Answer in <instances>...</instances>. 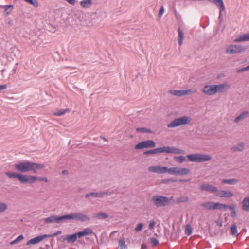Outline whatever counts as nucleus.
<instances>
[{
    "label": "nucleus",
    "instance_id": "1",
    "mask_svg": "<svg viewBox=\"0 0 249 249\" xmlns=\"http://www.w3.org/2000/svg\"><path fill=\"white\" fill-rule=\"evenodd\" d=\"M5 175L10 178H17L21 183L33 184L36 180L48 182V179L45 177H36L33 175H24L17 172H6Z\"/></svg>",
    "mask_w": 249,
    "mask_h": 249
},
{
    "label": "nucleus",
    "instance_id": "2",
    "mask_svg": "<svg viewBox=\"0 0 249 249\" xmlns=\"http://www.w3.org/2000/svg\"><path fill=\"white\" fill-rule=\"evenodd\" d=\"M15 169L22 173L32 172L34 173L37 172V170L42 169L45 167L43 164L37 163L29 161H25L14 165Z\"/></svg>",
    "mask_w": 249,
    "mask_h": 249
},
{
    "label": "nucleus",
    "instance_id": "3",
    "mask_svg": "<svg viewBox=\"0 0 249 249\" xmlns=\"http://www.w3.org/2000/svg\"><path fill=\"white\" fill-rule=\"evenodd\" d=\"M161 153L172 154H185V151L175 147L164 146L155 148L143 152L144 155H155Z\"/></svg>",
    "mask_w": 249,
    "mask_h": 249
},
{
    "label": "nucleus",
    "instance_id": "4",
    "mask_svg": "<svg viewBox=\"0 0 249 249\" xmlns=\"http://www.w3.org/2000/svg\"><path fill=\"white\" fill-rule=\"evenodd\" d=\"M186 157L189 161L194 162H204L212 159L211 156L209 155L198 153L187 155Z\"/></svg>",
    "mask_w": 249,
    "mask_h": 249
},
{
    "label": "nucleus",
    "instance_id": "5",
    "mask_svg": "<svg viewBox=\"0 0 249 249\" xmlns=\"http://www.w3.org/2000/svg\"><path fill=\"white\" fill-rule=\"evenodd\" d=\"M172 198L169 199L166 196L155 195L152 196V201L157 207H162L169 205Z\"/></svg>",
    "mask_w": 249,
    "mask_h": 249
},
{
    "label": "nucleus",
    "instance_id": "6",
    "mask_svg": "<svg viewBox=\"0 0 249 249\" xmlns=\"http://www.w3.org/2000/svg\"><path fill=\"white\" fill-rule=\"evenodd\" d=\"M191 120L192 118L190 117L184 116L173 120L168 124L167 127L168 128H175L182 125L187 124L191 122Z\"/></svg>",
    "mask_w": 249,
    "mask_h": 249
},
{
    "label": "nucleus",
    "instance_id": "7",
    "mask_svg": "<svg viewBox=\"0 0 249 249\" xmlns=\"http://www.w3.org/2000/svg\"><path fill=\"white\" fill-rule=\"evenodd\" d=\"M68 220L80 221L81 222L89 221L90 218L87 215L80 212H74L67 214Z\"/></svg>",
    "mask_w": 249,
    "mask_h": 249
},
{
    "label": "nucleus",
    "instance_id": "8",
    "mask_svg": "<svg viewBox=\"0 0 249 249\" xmlns=\"http://www.w3.org/2000/svg\"><path fill=\"white\" fill-rule=\"evenodd\" d=\"M247 48L241 45L231 44L226 49V53L228 54H235L244 52Z\"/></svg>",
    "mask_w": 249,
    "mask_h": 249
},
{
    "label": "nucleus",
    "instance_id": "9",
    "mask_svg": "<svg viewBox=\"0 0 249 249\" xmlns=\"http://www.w3.org/2000/svg\"><path fill=\"white\" fill-rule=\"evenodd\" d=\"M189 169L179 167L169 168V174L175 176H185L190 173Z\"/></svg>",
    "mask_w": 249,
    "mask_h": 249
},
{
    "label": "nucleus",
    "instance_id": "10",
    "mask_svg": "<svg viewBox=\"0 0 249 249\" xmlns=\"http://www.w3.org/2000/svg\"><path fill=\"white\" fill-rule=\"evenodd\" d=\"M155 145L156 143L154 141L148 140L142 141L137 144L135 146V149L138 150L143 148H154L155 147Z\"/></svg>",
    "mask_w": 249,
    "mask_h": 249
},
{
    "label": "nucleus",
    "instance_id": "11",
    "mask_svg": "<svg viewBox=\"0 0 249 249\" xmlns=\"http://www.w3.org/2000/svg\"><path fill=\"white\" fill-rule=\"evenodd\" d=\"M148 171L149 172L157 174H164L166 173H168L169 174V168L167 167L152 166L148 168Z\"/></svg>",
    "mask_w": 249,
    "mask_h": 249
},
{
    "label": "nucleus",
    "instance_id": "12",
    "mask_svg": "<svg viewBox=\"0 0 249 249\" xmlns=\"http://www.w3.org/2000/svg\"><path fill=\"white\" fill-rule=\"evenodd\" d=\"M196 90H193L192 89L187 90H171L169 91V93L174 96H182L186 95H190L196 92Z\"/></svg>",
    "mask_w": 249,
    "mask_h": 249
},
{
    "label": "nucleus",
    "instance_id": "13",
    "mask_svg": "<svg viewBox=\"0 0 249 249\" xmlns=\"http://www.w3.org/2000/svg\"><path fill=\"white\" fill-rule=\"evenodd\" d=\"M200 190L207 191L210 193H216L218 192L217 187L208 183H203L200 186Z\"/></svg>",
    "mask_w": 249,
    "mask_h": 249
},
{
    "label": "nucleus",
    "instance_id": "14",
    "mask_svg": "<svg viewBox=\"0 0 249 249\" xmlns=\"http://www.w3.org/2000/svg\"><path fill=\"white\" fill-rule=\"evenodd\" d=\"M202 92L208 96L213 95L216 94L214 85H207L204 86L202 89Z\"/></svg>",
    "mask_w": 249,
    "mask_h": 249
},
{
    "label": "nucleus",
    "instance_id": "15",
    "mask_svg": "<svg viewBox=\"0 0 249 249\" xmlns=\"http://www.w3.org/2000/svg\"><path fill=\"white\" fill-rule=\"evenodd\" d=\"M49 237H51V236L49 235H47V234H43V235H39L36 237H35V238H32V239H30V240H29L27 243V245H30L31 244H34V245L36 244L37 243H39L40 242L42 241L43 239H44L46 238H49Z\"/></svg>",
    "mask_w": 249,
    "mask_h": 249
},
{
    "label": "nucleus",
    "instance_id": "16",
    "mask_svg": "<svg viewBox=\"0 0 249 249\" xmlns=\"http://www.w3.org/2000/svg\"><path fill=\"white\" fill-rule=\"evenodd\" d=\"M230 85L227 83L214 85L216 93L217 92H223L227 90L230 88Z\"/></svg>",
    "mask_w": 249,
    "mask_h": 249
},
{
    "label": "nucleus",
    "instance_id": "17",
    "mask_svg": "<svg viewBox=\"0 0 249 249\" xmlns=\"http://www.w3.org/2000/svg\"><path fill=\"white\" fill-rule=\"evenodd\" d=\"M201 206L207 209L208 210L218 209V203L213 202H207L202 203Z\"/></svg>",
    "mask_w": 249,
    "mask_h": 249
},
{
    "label": "nucleus",
    "instance_id": "18",
    "mask_svg": "<svg viewBox=\"0 0 249 249\" xmlns=\"http://www.w3.org/2000/svg\"><path fill=\"white\" fill-rule=\"evenodd\" d=\"M249 116V112L248 111H244L235 118L234 122L236 124H238L240 121L246 119Z\"/></svg>",
    "mask_w": 249,
    "mask_h": 249
},
{
    "label": "nucleus",
    "instance_id": "19",
    "mask_svg": "<svg viewBox=\"0 0 249 249\" xmlns=\"http://www.w3.org/2000/svg\"><path fill=\"white\" fill-rule=\"evenodd\" d=\"M209 2L214 3L219 8L220 12L224 11L225 7L223 0H207Z\"/></svg>",
    "mask_w": 249,
    "mask_h": 249
},
{
    "label": "nucleus",
    "instance_id": "20",
    "mask_svg": "<svg viewBox=\"0 0 249 249\" xmlns=\"http://www.w3.org/2000/svg\"><path fill=\"white\" fill-rule=\"evenodd\" d=\"M64 240H66L68 243H74L76 240V234L74 233L73 234H68L66 235L65 237L62 236Z\"/></svg>",
    "mask_w": 249,
    "mask_h": 249
},
{
    "label": "nucleus",
    "instance_id": "21",
    "mask_svg": "<svg viewBox=\"0 0 249 249\" xmlns=\"http://www.w3.org/2000/svg\"><path fill=\"white\" fill-rule=\"evenodd\" d=\"M217 196L220 197L229 198L233 196V193L227 190H221Z\"/></svg>",
    "mask_w": 249,
    "mask_h": 249
},
{
    "label": "nucleus",
    "instance_id": "22",
    "mask_svg": "<svg viewBox=\"0 0 249 249\" xmlns=\"http://www.w3.org/2000/svg\"><path fill=\"white\" fill-rule=\"evenodd\" d=\"M249 41V33H246L238 36L234 40L235 42H241Z\"/></svg>",
    "mask_w": 249,
    "mask_h": 249
},
{
    "label": "nucleus",
    "instance_id": "23",
    "mask_svg": "<svg viewBox=\"0 0 249 249\" xmlns=\"http://www.w3.org/2000/svg\"><path fill=\"white\" fill-rule=\"evenodd\" d=\"M245 147V143L243 142H239L237 145L231 147V150L233 152H242L243 151Z\"/></svg>",
    "mask_w": 249,
    "mask_h": 249
},
{
    "label": "nucleus",
    "instance_id": "24",
    "mask_svg": "<svg viewBox=\"0 0 249 249\" xmlns=\"http://www.w3.org/2000/svg\"><path fill=\"white\" fill-rule=\"evenodd\" d=\"M45 222L46 223H51L55 222L59 224L58 216L55 215H52L49 217L45 219Z\"/></svg>",
    "mask_w": 249,
    "mask_h": 249
},
{
    "label": "nucleus",
    "instance_id": "25",
    "mask_svg": "<svg viewBox=\"0 0 249 249\" xmlns=\"http://www.w3.org/2000/svg\"><path fill=\"white\" fill-rule=\"evenodd\" d=\"M239 182V180L237 178H231V179H223L221 180V183L222 184H227L230 185H235Z\"/></svg>",
    "mask_w": 249,
    "mask_h": 249
},
{
    "label": "nucleus",
    "instance_id": "26",
    "mask_svg": "<svg viewBox=\"0 0 249 249\" xmlns=\"http://www.w3.org/2000/svg\"><path fill=\"white\" fill-rule=\"evenodd\" d=\"M90 197L94 198H102L101 192H90L87 193L85 195V197L86 199H88Z\"/></svg>",
    "mask_w": 249,
    "mask_h": 249
},
{
    "label": "nucleus",
    "instance_id": "27",
    "mask_svg": "<svg viewBox=\"0 0 249 249\" xmlns=\"http://www.w3.org/2000/svg\"><path fill=\"white\" fill-rule=\"evenodd\" d=\"M80 5L84 8H89L92 5V0H82L80 1Z\"/></svg>",
    "mask_w": 249,
    "mask_h": 249
},
{
    "label": "nucleus",
    "instance_id": "28",
    "mask_svg": "<svg viewBox=\"0 0 249 249\" xmlns=\"http://www.w3.org/2000/svg\"><path fill=\"white\" fill-rule=\"evenodd\" d=\"M243 210L244 211L249 212V197H245L243 201Z\"/></svg>",
    "mask_w": 249,
    "mask_h": 249
},
{
    "label": "nucleus",
    "instance_id": "29",
    "mask_svg": "<svg viewBox=\"0 0 249 249\" xmlns=\"http://www.w3.org/2000/svg\"><path fill=\"white\" fill-rule=\"evenodd\" d=\"M93 217L98 219H103L107 218L108 215L106 213L100 212L99 213H94Z\"/></svg>",
    "mask_w": 249,
    "mask_h": 249
},
{
    "label": "nucleus",
    "instance_id": "30",
    "mask_svg": "<svg viewBox=\"0 0 249 249\" xmlns=\"http://www.w3.org/2000/svg\"><path fill=\"white\" fill-rule=\"evenodd\" d=\"M178 42L179 45L181 46L182 45L183 43L184 33L182 32V30L180 28H178Z\"/></svg>",
    "mask_w": 249,
    "mask_h": 249
},
{
    "label": "nucleus",
    "instance_id": "31",
    "mask_svg": "<svg viewBox=\"0 0 249 249\" xmlns=\"http://www.w3.org/2000/svg\"><path fill=\"white\" fill-rule=\"evenodd\" d=\"M70 111V109L69 108H66L65 109H60L53 113V115L56 116H60L64 114H65L67 112H69Z\"/></svg>",
    "mask_w": 249,
    "mask_h": 249
},
{
    "label": "nucleus",
    "instance_id": "32",
    "mask_svg": "<svg viewBox=\"0 0 249 249\" xmlns=\"http://www.w3.org/2000/svg\"><path fill=\"white\" fill-rule=\"evenodd\" d=\"M189 201V197L187 196H183L178 198L176 200L177 203L187 202Z\"/></svg>",
    "mask_w": 249,
    "mask_h": 249
},
{
    "label": "nucleus",
    "instance_id": "33",
    "mask_svg": "<svg viewBox=\"0 0 249 249\" xmlns=\"http://www.w3.org/2000/svg\"><path fill=\"white\" fill-rule=\"evenodd\" d=\"M237 229V227L235 224H232L230 228L231 231L232 236H237L238 235Z\"/></svg>",
    "mask_w": 249,
    "mask_h": 249
},
{
    "label": "nucleus",
    "instance_id": "34",
    "mask_svg": "<svg viewBox=\"0 0 249 249\" xmlns=\"http://www.w3.org/2000/svg\"><path fill=\"white\" fill-rule=\"evenodd\" d=\"M174 160L178 163H182L185 160L186 157L183 156H176L174 157Z\"/></svg>",
    "mask_w": 249,
    "mask_h": 249
},
{
    "label": "nucleus",
    "instance_id": "35",
    "mask_svg": "<svg viewBox=\"0 0 249 249\" xmlns=\"http://www.w3.org/2000/svg\"><path fill=\"white\" fill-rule=\"evenodd\" d=\"M8 209L7 205L4 202H0V213L6 211Z\"/></svg>",
    "mask_w": 249,
    "mask_h": 249
},
{
    "label": "nucleus",
    "instance_id": "36",
    "mask_svg": "<svg viewBox=\"0 0 249 249\" xmlns=\"http://www.w3.org/2000/svg\"><path fill=\"white\" fill-rule=\"evenodd\" d=\"M84 236H87L93 233L92 230L89 228L84 229L82 231Z\"/></svg>",
    "mask_w": 249,
    "mask_h": 249
},
{
    "label": "nucleus",
    "instance_id": "37",
    "mask_svg": "<svg viewBox=\"0 0 249 249\" xmlns=\"http://www.w3.org/2000/svg\"><path fill=\"white\" fill-rule=\"evenodd\" d=\"M229 209L231 211V215L233 217H236L237 214L235 211V207L234 205L230 206Z\"/></svg>",
    "mask_w": 249,
    "mask_h": 249
},
{
    "label": "nucleus",
    "instance_id": "38",
    "mask_svg": "<svg viewBox=\"0 0 249 249\" xmlns=\"http://www.w3.org/2000/svg\"><path fill=\"white\" fill-rule=\"evenodd\" d=\"M24 239V237L23 235H20L19 236H18L16 239H15L14 240L12 241L11 243V245H14L15 244H17L18 243L20 242Z\"/></svg>",
    "mask_w": 249,
    "mask_h": 249
},
{
    "label": "nucleus",
    "instance_id": "39",
    "mask_svg": "<svg viewBox=\"0 0 249 249\" xmlns=\"http://www.w3.org/2000/svg\"><path fill=\"white\" fill-rule=\"evenodd\" d=\"M192 227L190 225L187 224L185 226V233L186 235H191L192 233Z\"/></svg>",
    "mask_w": 249,
    "mask_h": 249
},
{
    "label": "nucleus",
    "instance_id": "40",
    "mask_svg": "<svg viewBox=\"0 0 249 249\" xmlns=\"http://www.w3.org/2000/svg\"><path fill=\"white\" fill-rule=\"evenodd\" d=\"M119 247L120 249H126L127 246L125 245V242L124 240H120L119 241Z\"/></svg>",
    "mask_w": 249,
    "mask_h": 249
},
{
    "label": "nucleus",
    "instance_id": "41",
    "mask_svg": "<svg viewBox=\"0 0 249 249\" xmlns=\"http://www.w3.org/2000/svg\"><path fill=\"white\" fill-rule=\"evenodd\" d=\"M4 8L5 9V12L6 13V15H8L10 14L11 13L12 10L13 8V6L12 5H5L4 6Z\"/></svg>",
    "mask_w": 249,
    "mask_h": 249
},
{
    "label": "nucleus",
    "instance_id": "42",
    "mask_svg": "<svg viewBox=\"0 0 249 249\" xmlns=\"http://www.w3.org/2000/svg\"><path fill=\"white\" fill-rule=\"evenodd\" d=\"M58 219H59V224L62 223L63 222H65L68 221L67 215H64L61 216H58Z\"/></svg>",
    "mask_w": 249,
    "mask_h": 249
},
{
    "label": "nucleus",
    "instance_id": "43",
    "mask_svg": "<svg viewBox=\"0 0 249 249\" xmlns=\"http://www.w3.org/2000/svg\"><path fill=\"white\" fill-rule=\"evenodd\" d=\"M25 1L33 5L34 7H36L38 6V3L36 0H25Z\"/></svg>",
    "mask_w": 249,
    "mask_h": 249
},
{
    "label": "nucleus",
    "instance_id": "44",
    "mask_svg": "<svg viewBox=\"0 0 249 249\" xmlns=\"http://www.w3.org/2000/svg\"><path fill=\"white\" fill-rule=\"evenodd\" d=\"M136 131L138 132H141V133L150 132V130L149 129L145 128H141V127L137 128Z\"/></svg>",
    "mask_w": 249,
    "mask_h": 249
},
{
    "label": "nucleus",
    "instance_id": "45",
    "mask_svg": "<svg viewBox=\"0 0 249 249\" xmlns=\"http://www.w3.org/2000/svg\"><path fill=\"white\" fill-rule=\"evenodd\" d=\"M150 243L153 247H155L158 244L159 242L156 238H151L150 239Z\"/></svg>",
    "mask_w": 249,
    "mask_h": 249
},
{
    "label": "nucleus",
    "instance_id": "46",
    "mask_svg": "<svg viewBox=\"0 0 249 249\" xmlns=\"http://www.w3.org/2000/svg\"><path fill=\"white\" fill-rule=\"evenodd\" d=\"M230 206H228V205H227L225 204L218 203V208H218V210H220L222 209H226L227 208L229 209Z\"/></svg>",
    "mask_w": 249,
    "mask_h": 249
},
{
    "label": "nucleus",
    "instance_id": "47",
    "mask_svg": "<svg viewBox=\"0 0 249 249\" xmlns=\"http://www.w3.org/2000/svg\"><path fill=\"white\" fill-rule=\"evenodd\" d=\"M113 193H114V192L113 191H102V192H101L102 197L103 198L106 195H110Z\"/></svg>",
    "mask_w": 249,
    "mask_h": 249
},
{
    "label": "nucleus",
    "instance_id": "48",
    "mask_svg": "<svg viewBox=\"0 0 249 249\" xmlns=\"http://www.w3.org/2000/svg\"><path fill=\"white\" fill-rule=\"evenodd\" d=\"M143 225L142 223H139L137 226L135 228V231H136V232H138L139 231H140L142 227H143Z\"/></svg>",
    "mask_w": 249,
    "mask_h": 249
},
{
    "label": "nucleus",
    "instance_id": "49",
    "mask_svg": "<svg viewBox=\"0 0 249 249\" xmlns=\"http://www.w3.org/2000/svg\"><path fill=\"white\" fill-rule=\"evenodd\" d=\"M248 70H249V65L247 67L237 70V72L240 73Z\"/></svg>",
    "mask_w": 249,
    "mask_h": 249
},
{
    "label": "nucleus",
    "instance_id": "50",
    "mask_svg": "<svg viewBox=\"0 0 249 249\" xmlns=\"http://www.w3.org/2000/svg\"><path fill=\"white\" fill-rule=\"evenodd\" d=\"M164 11V7L163 6H161L159 10V12L158 14V17L160 18L162 16V14H163Z\"/></svg>",
    "mask_w": 249,
    "mask_h": 249
},
{
    "label": "nucleus",
    "instance_id": "51",
    "mask_svg": "<svg viewBox=\"0 0 249 249\" xmlns=\"http://www.w3.org/2000/svg\"><path fill=\"white\" fill-rule=\"evenodd\" d=\"M74 234H76V239H77V238H80L84 236V235H83L82 231H79V232H77V233H75Z\"/></svg>",
    "mask_w": 249,
    "mask_h": 249
},
{
    "label": "nucleus",
    "instance_id": "52",
    "mask_svg": "<svg viewBox=\"0 0 249 249\" xmlns=\"http://www.w3.org/2000/svg\"><path fill=\"white\" fill-rule=\"evenodd\" d=\"M155 224V222L154 220H151L148 226L149 229L152 230Z\"/></svg>",
    "mask_w": 249,
    "mask_h": 249
},
{
    "label": "nucleus",
    "instance_id": "53",
    "mask_svg": "<svg viewBox=\"0 0 249 249\" xmlns=\"http://www.w3.org/2000/svg\"><path fill=\"white\" fill-rule=\"evenodd\" d=\"M163 181L165 183H171V182H177V179H167V180H164Z\"/></svg>",
    "mask_w": 249,
    "mask_h": 249
},
{
    "label": "nucleus",
    "instance_id": "54",
    "mask_svg": "<svg viewBox=\"0 0 249 249\" xmlns=\"http://www.w3.org/2000/svg\"><path fill=\"white\" fill-rule=\"evenodd\" d=\"M61 233H62V231H57L56 232H55L54 233H53L52 235H50L51 236V237H53V236H56L58 235L61 234Z\"/></svg>",
    "mask_w": 249,
    "mask_h": 249
},
{
    "label": "nucleus",
    "instance_id": "55",
    "mask_svg": "<svg viewBox=\"0 0 249 249\" xmlns=\"http://www.w3.org/2000/svg\"><path fill=\"white\" fill-rule=\"evenodd\" d=\"M7 86L6 84L0 85V91L4 90L6 89Z\"/></svg>",
    "mask_w": 249,
    "mask_h": 249
},
{
    "label": "nucleus",
    "instance_id": "56",
    "mask_svg": "<svg viewBox=\"0 0 249 249\" xmlns=\"http://www.w3.org/2000/svg\"><path fill=\"white\" fill-rule=\"evenodd\" d=\"M191 178H189L187 179H180L179 182H189L191 180Z\"/></svg>",
    "mask_w": 249,
    "mask_h": 249
},
{
    "label": "nucleus",
    "instance_id": "57",
    "mask_svg": "<svg viewBox=\"0 0 249 249\" xmlns=\"http://www.w3.org/2000/svg\"><path fill=\"white\" fill-rule=\"evenodd\" d=\"M62 173L63 175H68L69 174L68 171L66 170H64L62 172Z\"/></svg>",
    "mask_w": 249,
    "mask_h": 249
},
{
    "label": "nucleus",
    "instance_id": "58",
    "mask_svg": "<svg viewBox=\"0 0 249 249\" xmlns=\"http://www.w3.org/2000/svg\"><path fill=\"white\" fill-rule=\"evenodd\" d=\"M146 249V246L145 244H142L141 246V249Z\"/></svg>",
    "mask_w": 249,
    "mask_h": 249
},
{
    "label": "nucleus",
    "instance_id": "59",
    "mask_svg": "<svg viewBox=\"0 0 249 249\" xmlns=\"http://www.w3.org/2000/svg\"><path fill=\"white\" fill-rule=\"evenodd\" d=\"M221 12H220V11L219 16V19H220L221 18Z\"/></svg>",
    "mask_w": 249,
    "mask_h": 249
},
{
    "label": "nucleus",
    "instance_id": "60",
    "mask_svg": "<svg viewBox=\"0 0 249 249\" xmlns=\"http://www.w3.org/2000/svg\"><path fill=\"white\" fill-rule=\"evenodd\" d=\"M4 71H5V70H1V72L2 75H3V73H4Z\"/></svg>",
    "mask_w": 249,
    "mask_h": 249
},
{
    "label": "nucleus",
    "instance_id": "61",
    "mask_svg": "<svg viewBox=\"0 0 249 249\" xmlns=\"http://www.w3.org/2000/svg\"><path fill=\"white\" fill-rule=\"evenodd\" d=\"M174 12L176 14V13H177V11H176V9H174Z\"/></svg>",
    "mask_w": 249,
    "mask_h": 249
},
{
    "label": "nucleus",
    "instance_id": "62",
    "mask_svg": "<svg viewBox=\"0 0 249 249\" xmlns=\"http://www.w3.org/2000/svg\"><path fill=\"white\" fill-rule=\"evenodd\" d=\"M222 223H219V225H220V226H222Z\"/></svg>",
    "mask_w": 249,
    "mask_h": 249
}]
</instances>
